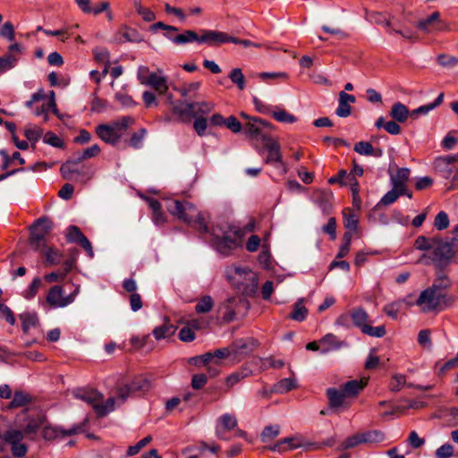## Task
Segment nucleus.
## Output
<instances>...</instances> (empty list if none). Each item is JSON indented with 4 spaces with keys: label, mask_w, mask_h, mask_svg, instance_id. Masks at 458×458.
Returning <instances> with one entry per match:
<instances>
[{
    "label": "nucleus",
    "mask_w": 458,
    "mask_h": 458,
    "mask_svg": "<svg viewBox=\"0 0 458 458\" xmlns=\"http://www.w3.org/2000/svg\"><path fill=\"white\" fill-rule=\"evenodd\" d=\"M449 286L450 281L446 276H438L430 287L420 293L416 304L424 312L445 309L454 301V298L447 293Z\"/></svg>",
    "instance_id": "f257e3e1"
},
{
    "label": "nucleus",
    "mask_w": 458,
    "mask_h": 458,
    "mask_svg": "<svg viewBox=\"0 0 458 458\" xmlns=\"http://www.w3.org/2000/svg\"><path fill=\"white\" fill-rule=\"evenodd\" d=\"M166 208L170 214L178 219L194 225L199 232H208V215L206 212L199 211L193 204L188 201L172 200L167 204Z\"/></svg>",
    "instance_id": "f03ea898"
},
{
    "label": "nucleus",
    "mask_w": 458,
    "mask_h": 458,
    "mask_svg": "<svg viewBox=\"0 0 458 458\" xmlns=\"http://www.w3.org/2000/svg\"><path fill=\"white\" fill-rule=\"evenodd\" d=\"M134 118L131 116H123L111 123H102L95 128V132L104 142L115 145L122 137L123 131L134 123Z\"/></svg>",
    "instance_id": "7ed1b4c3"
},
{
    "label": "nucleus",
    "mask_w": 458,
    "mask_h": 458,
    "mask_svg": "<svg viewBox=\"0 0 458 458\" xmlns=\"http://www.w3.org/2000/svg\"><path fill=\"white\" fill-rule=\"evenodd\" d=\"M76 397L89 404L98 417H104L115 409V398L109 397L104 402V395L97 390L81 391Z\"/></svg>",
    "instance_id": "20e7f679"
},
{
    "label": "nucleus",
    "mask_w": 458,
    "mask_h": 458,
    "mask_svg": "<svg viewBox=\"0 0 458 458\" xmlns=\"http://www.w3.org/2000/svg\"><path fill=\"white\" fill-rule=\"evenodd\" d=\"M137 78L140 84L151 87L159 95H165L169 89L167 77L162 70L151 72L148 67L141 65L138 68Z\"/></svg>",
    "instance_id": "39448f33"
},
{
    "label": "nucleus",
    "mask_w": 458,
    "mask_h": 458,
    "mask_svg": "<svg viewBox=\"0 0 458 458\" xmlns=\"http://www.w3.org/2000/svg\"><path fill=\"white\" fill-rule=\"evenodd\" d=\"M351 318L353 325L360 328V331L369 336L373 337H383L386 331L385 326L378 327H371L368 324L369 322V315L365 310L359 308L355 309L352 314Z\"/></svg>",
    "instance_id": "423d86ee"
},
{
    "label": "nucleus",
    "mask_w": 458,
    "mask_h": 458,
    "mask_svg": "<svg viewBox=\"0 0 458 458\" xmlns=\"http://www.w3.org/2000/svg\"><path fill=\"white\" fill-rule=\"evenodd\" d=\"M79 293L80 285H75L74 290L69 295L64 296L62 286L55 285L49 289L46 301L51 308H64L74 302Z\"/></svg>",
    "instance_id": "0eeeda50"
},
{
    "label": "nucleus",
    "mask_w": 458,
    "mask_h": 458,
    "mask_svg": "<svg viewBox=\"0 0 458 458\" xmlns=\"http://www.w3.org/2000/svg\"><path fill=\"white\" fill-rule=\"evenodd\" d=\"M212 235L213 245L215 246L216 250L223 255H228L232 250L238 246L237 240L227 235V231L225 227H213Z\"/></svg>",
    "instance_id": "6e6552de"
},
{
    "label": "nucleus",
    "mask_w": 458,
    "mask_h": 458,
    "mask_svg": "<svg viewBox=\"0 0 458 458\" xmlns=\"http://www.w3.org/2000/svg\"><path fill=\"white\" fill-rule=\"evenodd\" d=\"M234 272L238 276L239 289L246 295H253L259 286L258 275L247 267H235Z\"/></svg>",
    "instance_id": "1a4fd4ad"
},
{
    "label": "nucleus",
    "mask_w": 458,
    "mask_h": 458,
    "mask_svg": "<svg viewBox=\"0 0 458 458\" xmlns=\"http://www.w3.org/2000/svg\"><path fill=\"white\" fill-rule=\"evenodd\" d=\"M53 229V222L48 217H40L30 227V244L36 248L45 245L47 235Z\"/></svg>",
    "instance_id": "9d476101"
},
{
    "label": "nucleus",
    "mask_w": 458,
    "mask_h": 458,
    "mask_svg": "<svg viewBox=\"0 0 458 458\" xmlns=\"http://www.w3.org/2000/svg\"><path fill=\"white\" fill-rule=\"evenodd\" d=\"M46 420L45 415L38 413L36 416H30L27 411H22L16 419V424L25 435L36 433L42 428Z\"/></svg>",
    "instance_id": "9b49d317"
},
{
    "label": "nucleus",
    "mask_w": 458,
    "mask_h": 458,
    "mask_svg": "<svg viewBox=\"0 0 458 458\" xmlns=\"http://www.w3.org/2000/svg\"><path fill=\"white\" fill-rule=\"evenodd\" d=\"M81 161H78V158L75 160L67 161L65 164H64L61 167V173L63 174V177L67 180H74L79 181L82 183L89 181L93 172L89 168H83L82 170H79L76 168V165Z\"/></svg>",
    "instance_id": "f8f14e48"
},
{
    "label": "nucleus",
    "mask_w": 458,
    "mask_h": 458,
    "mask_svg": "<svg viewBox=\"0 0 458 458\" xmlns=\"http://www.w3.org/2000/svg\"><path fill=\"white\" fill-rule=\"evenodd\" d=\"M24 435L21 429H9L4 435V442L11 445L12 454L15 457H23L28 452L27 445L21 443Z\"/></svg>",
    "instance_id": "ddd939ff"
},
{
    "label": "nucleus",
    "mask_w": 458,
    "mask_h": 458,
    "mask_svg": "<svg viewBox=\"0 0 458 458\" xmlns=\"http://www.w3.org/2000/svg\"><path fill=\"white\" fill-rule=\"evenodd\" d=\"M454 255L452 246L448 242L436 241L431 253V259L437 267L446 265Z\"/></svg>",
    "instance_id": "4468645a"
},
{
    "label": "nucleus",
    "mask_w": 458,
    "mask_h": 458,
    "mask_svg": "<svg viewBox=\"0 0 458 458\" xmlns=\"http://www.w3.org/2000/svg\"><path fill=\"white\" fill-rule=\"evenodd\" d=\"M238 420L235 415L232 413L222 414L216 422V436L220 440L229 441L230 438L226 436L227 431L236 428Z\"/></svg>",
    "instance_id": "2eb2a0df"
},
{
    "label": "nucleus",
    "mask_w": 458,
    "mask_h": 458,
    "mask_svg": "<svg viewBox=\"0 0 458 458\" xmlns=\"http://www.w3.org/2000/svg\"><path fill=\"white\" fill-rule=\"evenodd\" d=\"M284 444H287L290 450L303 448L305 451H315L321 449V445L319 444L316 442H308L300 436H294L278 441L277 444L273 448H271V450L276 451L280 449L281 445Z\"/></svg>",
    "instance_id": "dca6fc26"
},
{
    "label": "nucleus",
    "mask_w": 458,
    "mask_h": 458,
    "mask_svg": "<svg viewBox=\"0 0 458 458\" xmlns=\"http://www.w3.org/2000/svg\"><path fill=\"white\" fill-rule=\"evenodd\" d=\"M456 162H458V153L455 155L441 156L435 158L434 167L443 177L447 179L455 168Z\"/></svg>",
    "instance_id": "f3484780"
},
{
    "label": "nucleus",
    "mask_w": 458,
    "mask_h": 458,
    "mask_svg": "<svg viewBox=\"0 0 458 458\" xmlns=\"http://www.w3.org/2000/svg\"><path fill=\"white\" fill-rule=\"evenodd\" d=\"M66 238L70 242L80 244L88 252L89 257H93V249L91 243L78 226L70 225L67 228Z\"/></svg>",
    "instance_id": "a211bd4d"
},
{
    "label": "nucleus",
    "mask_w": 458,
    "mask_h": 458,
    "mask_svg": "<svg viewBox=\"0 0 458 458\" xmlns=\"http://www.w3.org/2000/svg\"><path fill=\"white\" fill-rule=\"evenodd\" d=\"M82 431L81 426L72 427L67 430H64L61 428L48 425L45 420L44 426H42V437L46 440H52L60 436H72Z\"/></svg>",
    "instance_id": "6ab92c4d"
},
{
    "label": "nucleus",
    "mask_w": 458,
    "mask_h": 458,
    "mask_svg": "<svg viewBox=\"0 0 458 458\" xmlns=\"http://www.w3.org/2000/svg\"><path fill=\"white\" fill-rule=\"evenodd\" d=\"M239 301L236 297H229L219 304L217 312L221 315L223 321L231 322L235 319Z\"/></svg>",
    "instance_id": "aec40b11"
},
{
    "label": "nucleus",
    "mask_w": 458,
    "mask_h": 458,
    "mask_svg": "<svg viewBox=\"0 0 458 458\" xmlns=\"http://www.w3.org/2000/svg\"><path fill=\"white\" fill-rule=\"evenodd\" d=\"M416 27L427 33H431L435 31H440L443 30V22L440 20V14L438 12H434L428 18L420 20Z\"/></svg>",
    "instance_id": "412c9836"
},
{
    "label": "nucleus",
    "mask_w": 458,
    "mask_h": 458,
    "mask_svg": "<svg viewBox=\"0 0 458 458\" xmlns=\"http://www.w3.org/2000/svg\"><path fill=\"white\" fill-rule=\"evenodd\" d=\"M197 109L198 102L180 100L176 106L172 108V111L181 120H184L185 118L195 117L198 115Z\"/></svg>",
    "instance_id": "4be33fe9"
},
{
    "label": "nucleus",
    "mask_w": 458,
    "mask_h": 458,
    "mask_svg": "<svg viewBox=\"0 0 458 458\" xmlns=\"http://www.w3.org/2000/svg\"><path fill=\"white\" fill-rule=\"evenodd\" d=\"M199 32V44H207L210 47L225 44V32L201 29Z\"/></svg>",
    "instance_id": "5701e85b"
},
{
    "label": "nucleus",
    "mask_w": 458,
    "mask_h": 458,
    "mask_svg": "<svg viewBox=\"0 0 458 458\" xmlns=\"http://www.w3.org/2000/svg\"><path fill=\"white\" fill-rule=\"evenodd\" d=\"M265 127H270V123L253 117L245 123L242 129L246 135L258 137L262 135V131Z\"/></svg>",
    "instance_id": "b1692460"
},
{
    "label": "nucleus",
    "mask_w": 458,
    "mask_h": 458,
    "mask_svg": "<svg viewBox=\"0 0 458 458\" xmlns=\"http://www.w3.org/2000/svg\"><path fill=\"white\" fill-rule=\"evenodd\" d=\"M256 345V342L252 338L239 339L233 342L231 346L233 352V359L238 356L246 355L251 352Z\"/></svg>",
    "instance_id": "393cba45"
},
{
    "label": "nucleus",
    "mask_w": 458,
    "mask_h": 458,
    "mask_svg": "<svg viewBox=\"0 0 458 458\" xmlns=\"http://www.w3.org/2000/svg\"><path fill=\"white\" fill-rule=\"evenodd\" d=\"M411 174V170L406 167L398 168L394 174H391L390 180L392 185L400 190L403 192H405V187L407 186V182L409 180Z\"/></svg>",
    "instance_id": "a878e982"
},
{
    "label": "nucleus",
    "mask_w": 458,
    "mask_h": 458,
    "mask_svg": "<svg viewBox=\"0 0 458 458\" xmlns=\"http://www.w3.org/2000/svg\"><path fill=\"white\" fill-rule=\"evenodd\" d=\"M368 379H354L350 380L341 386L346 397H355L358 394L367 386Z\"/></svg>",
    "instance_id": "bb28decb"
},
{
    "label": "nucleus",
    "mask_w": 458,
    "mask_h": 458,
    "mask_svg": "<svg viewBox=\"0 0 458 458\" xmlns=\"http://www.w3.org/2000/svg\"><path fill=\"white\" fill-rule=\"evenodd\" d=\"M327 396L328 399V404L333 409H337L344 404L346 397L343 389H337L335 387H329L327 389Z\"/></svg>",
    "instance_id": "cd10ccee"
},
{
    "label": "nucleus",
    "mask_w": 458,
    "mask_h": 458,
    "mask_svg": "<svg viewBox=\"0 0 458 458\" xmlns=\"http://www.w3.org/2000/svg\"><path fill=\"white\" fill-rule=\"evenodd\" d=\"M354 151L362 156H372L375 157H381L383 150L381 148H375L369 141H359L354 145Z\"/></svg>",
    "instance_id": "c85d7f7f"
},
{
    "label": "nucleus",
    "mask_w": 458,
    "mask_h": 458,
    "mask_svg": "<svg viewBox=\"0 0 458 458\" xmlns=\"http://www.w3.org/2000/svg\"><path fill=\"white\" fill-rule=\"evenodd\" d=\"M265 148L267 149L268 152L266 159L267 164L281 162L282 157L280 153V146L276 141L271 139H267V140L265 143Z\"/></svg>",
    "instance_id": "c756f323"
},
{
    "label": "nucleus",
    "mask_w": 458,
    "mask_h": 458,
    "mask_svg": "<svg viewBox=\"0 0 458 458\" xmlns=\"http://www.w3.org/2000/svg\"><path fill=\"white\" fill-rule=\"evenodd\" d=\"M22 331L28 334L30 329L35 328L38 325V318L34 311H24L19 316Z\"/></svg>",
    "instance_id": "7c9ffc66"
},
{
    "label": "nucleus",
    "mask_w": 458,
    "mask_h": 458,
    "mask_svg": "<svg viewBox=\"0 0 458 458\" xmlns=\"http://www.w3.org/2000/svg\"><path fill=\"white\" fill-rule=\"evenodd\" d=\"M390 115L396 122L404 123L408 116L411 115V112L405 105L396 102L392 106Z\"/></svg>",
    "instance_id": "2f4dec72"
},
{
    "label": "nucleus",
    "mask_w": 458,
    "mask_h": 458,
    "mask_svg": "<svg viewBox=\"0 0 458 458\" xmlns=\"http://www.w3.org/2000/svg\"><path fill=\"white\" fill-rule=\"evenodd\" d=\"M322 345L321 353L326 354L331 351L337 350L342 346V343L338 342L336 336L333 334L326 335L320 341Z\"/></svg>",
    "instance_id": "473e14b6"
},
{
    "label": "nucleus",
    "mask_w": 458,
    "mask_h": 458,
    "mask_svg": "<svg viewBox=\"0 0 458 458\" xmlns=\"http://www.w3.org/2000/svg\"><path fill=\"white\" fill-rule=\"evenodd\" d=\"M444 100V93H440L436 100L430 104L420 106V107L413 109L411 112V116L413 118H417L420 114H428L430 111L435 109L437 106L442 104Z\"/></svg>",
    "instance_id": "72a5a7b5"
},
{
    "label": "nucleus",
    "mask_w": 458,
    "mask_h": 458,
    "mask_svg": "<svg viewBox=\"0 0 458 458\" xmlns=\"http://www.w3.org/2000/svg\"><path fill=\"white\" fill-rule=\"evenodd\" d=\"M192 42H197L199 44V32L197 33L191 30H187L182 33L178 34L174 38V43L176 45H184Z\"/></svg>",
    "instance_id": "f704fd0d"
},
{
    "label": "nucleus",
    "mask_w": 458,
    "mask_h": 458,
    "mask_svg": "<svg viewBox=\"0 0 458 458\" xmlns=\"http://www.w3.org/2000/svg\"><path fill=\"white\" fill-rule=\"evenodd\" d=\"M200 86V81H193L190 83H184L181 88L175 89L184 98H196Z\"/></svg>",
    "instance_id": "c9c22d12"
},
{
    "label": "nucleus",
    "mask_w": 458,
    "mask_h": 458,
    "mask_svg": "<svg viewBox=\"0 0 458 458\" xmlns=\"http://www.w3.org/2000/svg\"><path fill=\"white\" fill-rule=\"evenodd\" d=\"M304 299L301 298L299 299L294 306L293 310L290 314V318L293 320L301 322L304 321L308 316V309L303 304Z\"/></svg>",
    "instance_id": "e433bc0d"
},
{
    "label": "nucleus",
    "mask_w": 458,
    "mask_h": 458,
    "mask_svg": "<svg viewBox=\"0 0 458 458\" xmlns=\"http://www.w3.org/2000/svg\"><path fill=\"white\" fill-rule=\"evenodd\" d=\"M129 386L133 394L143 393L149 389L150 383L145 377L137 376L131 380Z\"/></svg>",
    "instance_id": "4c0bfd02"
},
{
    "label": "nucleus",
    "mask_w": 458,
    "mask_h": 458,
    "mask_svg": "<svg viewBox=\"0 0 458 458\" xmlns=\"http://www.w3.org/2000/svg\"><path fill=\"white\" fill-rule=\"evenodd\" d=\"M297 387L296 380L293 377H285L278 381L273 387L277 394H285Z\"/></svg>",
    "instance_id": "58836bf2"
},
{
    "label": "nucleus",
    "mask_w": 458,
    "mask_h": 458,
    "mask_svg": "<svg viewBox=\"0 0 458 458\" xmlns=\"http://www.w3.org/2000/svg\"><path fill=\"white\" fill-rule=\"evenodd\" d=\"M71 270L72 263L67 261L65 262L63 269L47 274L45 276V280L49 283L63 281Z\"/></svg>",
    "instance_id": "ea45409f"
},
{
    "label": "nucleus",
    "mask_w": 458,
    "mask_h": 458,
    "mask_svg": "<svg viewBox=\"0 0 458 458\" xmlns=\"http://www.w3.org/2000/svg\"><path fill=\"white\" fill-rule=\"evenodd\" d=\"M43 129L35 124L28 125L24 130V136L31 143L38 142L43 136Z\"/></svg>",
    "instance_id": "a19ab883"
},
{
    "label": "nucleus",
    "mask_w": 458,
    "mask_h": 458,
    "mask_svg": "<svg viewBox=\"0 0 458 458\" xmlns=\"http://www.w3.org/2000/svg\"><path fill=\"white\" fill-rule=\"evenodd\" d=\"M174 332L175 327L173 325L165 323L153 330V335L157 340H161L172 336Z\"/></svg>",
    "instance_id": "79ce46f5"
},
{
    "label": "nucleus",
    "mask_w": 458,
    "mask_h": 458,
    "mask_svg": "<svg viewBox=\"0 0 458 458\" xmlns=\"http://www.w3.org/2000/svg\"><path fill=\"white\" fill-rule=\"evenodd\" d=\"M344 223L346 229L356 232L358 229V218L351 209L344 210Z\"/></svg>",
    "instance_id": "37998d69"
},
{
    "label": "nucleus",
    "mask_w": 458,
    "mask_h": 458,
    "mask_svg": "<svg viewBox=\"0 0 458 458\" xmlns=\"http://www.w3.org/2000/svg\"><path fill=\"white\" fill-rule=\"evenodd\" d=\"M214 306V301L211 296L206 295L202 297L195 306V311L198 314H204L209 312Z\"/></svg>",
    "instance_id": "c03bdc74"
},
{
    "label": "nucleus",
    "mask_w": 458,
    "mask_h": 458,
    "mask_svg": "<svg viewBox=\"0 0 458 458\" xmlns=\"http://www.w3.org/2000/svg\"><path fill=\"white\" fill-rule=\"evenodd\" d=\"M360 435L363 443H379L385 439V434L380 430H369Z\"/></svg>",
    "instance_id": "a18cd8bd"
},
{
    "label": "nucleus",
    "mask_w": 458,
    "mask_h": 458,
    "mask_svg": "<svg viewBox=\"0 0 458 458\" xmlns=\"http://www.w3.org/2000/svg\"><path fill=\"white\" fill-rule=\"evenodd\" d=\"M280 433V427L278 425H269L264 428L261 432L260 438L263 443H267L276 438Z\"/></svg>",
    "instance_id": "49530a36"
},
{
    "label": "nucleus",
    "mask_w": 458,
    "mask_h": 458,
    "mask_svg": "<svg viewBox=\"0 0 458 458\" xmlns=\"http://www.w3.org/2000/svg\"><path fill=\"white\" fill-rule=\"evenodd\" d=\"M18 62L15 55L7 54L0 57V74L13 68Z\"/></svg>",
    "instance_id": "de8ad7c7"
},
{
    "label": "nucleus",
    "mask_w": 458,
    "mask_h": 458,
    "mask_svg": "<svg viewBox=\"0 0 458 458\" xmlns=\"http://www.w3.org/2000/svg\"><path fill=\"white\" fill-rule=\"evenodd\" d=\"M273 117L279 123H293L296 122V117L284 109L272 111Z\"/></svg>",
    "instance_id": "09e8293b"
},
{
    "label": "nucleus",
    "mask_w": 458,
    "mask_h": 458,
    "mask_svg": "<svg viewBox=\"0 0 458 458\" xmlns=\"http://www.w3.org/2000/svg\"><path fill=\"white\" fill-rule=\"evenodd\" d=\"M228 77L233 83L237 85L239 89L242 90L245 89V78L240 68H233Z\"/></svg>",
    "instance_id": "8fccbe9b"
},
{
    "label": "nucleus",
    "mask_w": 458,
    "mask_h": 458,
    "mask_svg": "<svg viewBox=\"0 0 458 458\" xmlns=\"http://www.w3.org/2000/svg\"><path fill=\"white\" fill-rule=\"evenodd\" d=\"M30 396L29 394L17 391L14 393L12 401L10 402L8 407L9 408H18L24 406L26 403L30 402Z\"/></svg>",
    "instance_id": "3c124183"
},
{
    "label": "nucleus",
    "mask_w": 458,
    "mask_h": 458,
    "mask_svg": "<svg viewBox=\"0 0 458 458\" xmlns=\"http://www.w3.org/2000/svg\"><path fill=\"white\" fill-rule=\"evenodd\" d=\"M248 375H249V373L246 370H244V369L240 370V371H236V372H233V373L230 374L225 378V385H226L227 390H229L234 385H236L239 382H241L243 378L248 377Z\"/></svg>",
    "instance_id": "603ef678"
},
{
    "label": "nucleus",
    "mask_w": 458,
    "mask_h": 458,
    "mask_svg": "<svg viewBox=\"0 0 458 458\" xmlns=\"http://www.w3.org/2000/svg\"><path fill=\"white\" fill-rule=\"evenodd\" d=\"M403 193L400 190L393 186L392 190L387 191L380 199V203L385 206L393 204L401 194Z\"/></svg>",
    "instance_id": "864d4df0"
},
{
    "label": "nucleus",
    "mask_w": 458,
    "mask_h": 458,
    "mask_svg": "<svg viewBox=\"0 0 458 458\" xmlns=\"http://www.w3.org/2000/svg\"><path fill=\"white\" fill-rule=\"evenodd\" d=\"M152 441L151 436H147L141 440H140L136 445H131L127 449V455L128 456H133L137 454L143 447H145L148 444H149Z\"/></svg>",
    "instance_id": "5fc2aeb1"
},
{
    "label": "nucleus",
    "mask_w": 458,
    "mask_h": 458,
    "mask_svg": "<svg viewBox=\"0 0 458 458\" xmlns=\"http://www.w3.org/2000/svg\"><path fill=\"white\" fill-rule=\"evenodd\" d=\"M134 6L137 13L142 17V19L146 21H152L156 19V15L154 12H152L148 8L143 7L138 1H134Z\"/></svg>",
    "instance_id": "6e6d98bb"
},
{
    "label": "nucleus",
    "mask_w": 458,
    "mask_h": 458,
    "mask_svg": "<svg viewBox=\"0 0 458 458\" xmlns=\"http://www.w3.org/2000/svg\"><path fill=\"white\" fill-rule=\"evenodd\" d=\"M388 33L390 35H400L404 39L411 40V41H415L418 39V35L416 34V32L412 31L410 29L394 30V29L390 28L388 30Z\"/></svg>",
    "instance_id": "4d7b16f0"
},
{
    "label": "nucleus",
    "mask_w": 458,
    "mask_h": 458,
    "mask_svg": "<svg viewBox=\"0 0 458 458\" xmlns=\"http://www.w3.org/2000/svg\"><path fill=\"white\" fill-rule=\"evenodd\" d=\"M449 225L448 215L445 211H440L435 217L434 226L439 230H445Z\"/></svg>",
    "instance_id": "13d9d810"
},
{
    "label": "nucleus",
    "mask_w": 458,
    "mask_h": 458,
    "mask_svg": "<svg viewBox=\"0 0 458 458\" xmlns=\"http://www.w3.org/2000/svg\"><path fill=\"white\" fill-rule=\"evenodd\" d=\"M362 443L363 442H362V437H361L360 433V434H356V435H353V436H351V437H347L342 443L340 449L341 450H346V449H349V448H353V447H355L358 445L362 444Z\"/></svg>",
    "instance_id": "bf43d9fd"
},
{
    "label": "nucleus",
    "mask_w": 458,
    "mask_h": 458,
    "mask_svg": "<svg viewBox=\"0 0 458 458\" xmlns=\"http://www.w3.org/2000/svg\"><path fill=\"white\" fill-rule=\"evenodd\" d=\"M0 37L4 38L9 41L14 40L15 32L14 27L10 21H6L0 29Z\"/></svg>",
    "instance_id": "052dcab7"
},
{
    "label": "nucleus",
    "mask_w": 458,
    "mask_h": 458,
    "mask_svg": "<svg viewBox=\"0 0 458 458\" xmlns=\"http://www.w3.org/2000/svg\"><path fill=\"white\" fill-rule=\"evenodd\" d=\"M435 239H428L425 236H419L415 241V247L418 250H428L433 248V245L435 243Z\"/></svg>",
    "instance_id": "680f3d73"
},
{
    "label": "nucleus",
    "mask_w": 458,
    "mask_h": 458,
    "mask_svg": "<svg viewBox=\"0 0 458 458\" xmlns=\"http://www.w3.org/2000/svg\"><path fill=\"white\" fill-rule=\"evenodd\" d=\"M437 62L443 67H453L458 64V57L441 54L437 55Z\"/></svg>",
    "instance_id": "e2e57ef3"
},
{
    "label": "nucleus",
    "mask_w": 458,
    "mask_h": 458,
    "mask_svg": "<svg viewBox=\"0 0 458 458\" xmlns=\"http://www.w3.org/2000/svg\"><path fill=\"white\" fill-rule=\"evenodd\" d=\"M41 286V279L39 277H36L32 280L28 289L24 292L23 296L26 299L33 298L37 293L38 292Z\"/></svg>",
    "instance_id": "0e129e2a"
},
{
    "label": "nucleus",
    "mask_w": 458,
    "mask_h": 458,
    "mask_svg": "<svg viewBox=\"0 0 458 458\" xmlns=\"http://www.w3.org/2000/svg\"><path fill=\"white\" fill-rule=\"evenodd\" d=\"M100 153V148L98 144H94L89 148L83 150L82 153L79 154L77 157L78 161H82L84 159L91 158L93 157L98 156Z\"/></svg>",
    "instance_id": "69168bd1"
},
{
    "label": "nucleus",
    "mask_w": 458,
    "mask_h": 458,
    "mask_svg": "<svg viewBox=\"0 0 458 458\" xmlns=\"http://www.w3.org/2000/svg\"><path fill=\"white\" fill-rule=\"evenodd\" d=\"M406 383V377L403 374H395L390 381V389L394 392L399 391Z\"/></svg>",
    "instance_id": "338daca9"
},
{
    "label": "nucleus",
    "mask_w": 458,
    "mask_h": 458,
    "mask_svg": "<svg viewBox=\"0 0 458 458\" xmlns=\"http://www.w3.org/2000/svg\"><path fill=\"white\" fill-rule=\"evenodd\" d=\"M454 454V447L450 444H445L438 447L436 451L437 458H450Z\"/></svg>",
    "instance_id": "774afa93"
}]
</instances>
